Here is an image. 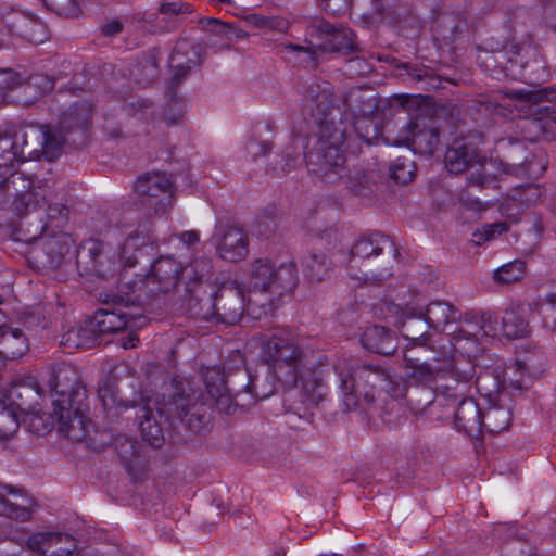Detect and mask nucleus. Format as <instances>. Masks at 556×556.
<instances>
[{
	"mask_svg": "<svg viewBox=\"0 0 556 556\" xmlns=\"http://www.w3.org/2000/svg\"><path fill=\"white\" fill-rule=\"evenodd\" d=\"M186 292L185 304L191 317L202 320L214 319L213 292H207L204 286L186 287Z\"/></svg>",
	"mask_w": 556,
	"mask_h": 556,
	"instance_id": "33",
	"label": "nucleus"
},
{
	"mask_svg": "<svg viewBox=\"0 0 556 556\" xmlns=\"http://www.w3.org/2000/svg\"><path fill=\"white\" fill-rule=\"evenodd\" d=\"M454 422L459 432L477 437L483 432V409L473 397H463L457 405Z\"/></svg>",
	"mask_w": 556,
	"mask_h": 556,
	"instance_id": "29",
	"label": "nucleus"
},
{
	"mask_svg": "<svg viewBox=\"0 0 556 556\" xmlns=\"http://www.w3.org/2000/svg\"><path fill=\"white\" fill-rule=\"evenodd\" d=\"M217 253L228 262L243 260L249 252V240L244 229L237 225L219 227L217 233Z\"/></svg>",
	"mask_w": 556,
	"mask_h": 556,
	"instance_id": "27",
	"label": "nucleus"
},
{
	"mask_svg": "<svg viewBox=\"0 0 556 556\" xmlns=\"http://www.w3.org/2000/svg\"><path fill=\"white\" fill-rule=\"evenodd\" d=\"M507 230L508 225L505 222L485 224L481 230H477L473 232V242L479 245L484 241L493 239L495 235H501L503 232H506Z\"/></svg>",
	"mask_w": 556,
	"mask_h": 556,
	"instance_id": "59",
	"label": "nucleus"
},
{
	"mask_svg": "<svg viewBox=\"0 0 556 556\" xmlns=\"http://www.w3.org/2000/svg\"><path fill=\"white\" fill-rule=\"evenodd\" d=\"M203 380L207 393L215 400L217 408L226 414L231 413V399L227 394L226 368L208 367L203 371Z\"/></svg>",
	"mask_w": 556,
	"mask_h": 556,
	"instance_id": "31",
	"label": "nucleus"
},
{
	"mask_svg": "<svg viewBox=\"0 0 556 556\" xmlns=\"http://www.w3.org/2000/svg\"><path fill=\"white\" fill-rule=\"evenodd\" d=\"M399 254L394 243L379 232L357 240L350 253V276L364 282H380L392 275L394 258Z\"/></svg>",
	"mask_w": 556,
	"mask_h": 556,
	"instance_id": "3",
	"label": "nucleus"
},
{
	"mask_svg": "<svg viewBox=\"0 0 556 556\" xmlns=\"http://www.w3.org/2000/svg\"><path fill=\"white\" fill-rule=\"evenodd\" d=\"M515 97L519 100L529 102L536 108V115H540L547 141L556 139V108L554 105H542L545 102H556V89L553 87L544 88H522L516 91Z\"/></svg>",
	"mask_w": 556,
	"mask_h": 556,
	"instance_id": "20",
	"label": "nucleus"
},
{
	"mask_svg": "<svg viewBox=\"0 0 556 556\" xmlns=\"http://www.w3.org/2000/svg\"><path fill=\"white\" fill-rule=\"evenodd\" d=\"M98 397L108 412L118 408L134 407L137 403V393L134 392L132 399L119 397V389L116 386V378L108 376L99 382Z\"/></svg>",
	"mask_w": 556,
	"mask_h": 556,
	"instance_id": "37",
	"label": "nucleus"
},
{
	"mask_svg": "<svg viewBox=\"0 0 556 556\" xmlns=\"http://www.w3.org/2000/svg\"><path fill=\"white\" fill-rule=\"evenodd\" d=\"M483 141V135L476 132L468 138H459L447 148L444 154L445 167L453 174H462L477 167L468 176L471 185L484 187L492 184L496 174L492 172L495 160L481 155L477 144Z\"/></svg>",
	"mask_w": 556,
	"mask_h": 556,
	"instance_id": "8",
	"label": "nucleus"
},
{
	"mask_svg": "<svg viewBox=\"0 0 556 556\" xmlns=\"http://www.w3.org/2000/svg\"><path fill=\"white\" fill-rule=\"evenodd\" d=\"M42 3L58 15L75 17L79 14L77 0H41Z\"/></svg>",
	"mask_w": 556,
	"mask_h": 556,
	"instance_id": "58",
	"label": "nucleus"
},
{
	"mask_svg": "<svg viewBox=\"0 0 556 556\" xmlns=\"http://www.w3.org/2000/svg\"><path fill=\"white\" fill-rule=\"evenodd\" d=\"M306 141L304 159L308 172L326 182H336L345 173V155L341 149L345 138L343 122L321 124Z\"/></svg>",
	"mask_w": 556,
	"mask_h": 556,
	"instance_id": "2",
	"label": "nucleus"
},
{
	"mask_svg": "<svg viewBox=\"0 0 556 556\" xmlns=\"http://www.w3.org/2000/svg\"><path fill=\"white\" fill-rule=\"evenodd\" d=\"M195 403L194 394L187 393L181 384H176L175 391L169 395L167 402L157 408V415L160 417L166 416L167 419L177 418L184 420Z\"/></svg>",
	"mask_w": 556,
	"mask_h": 556,
	"instance_id": "35",
	"label": "nucleus"
},
{
	"mask_svg": "<svg viewBox=\"0 0 556 556\" xmlns=\"http://www.w3.org/2000/svg\"><path fill=\"white\" fill-rule=\"evenodd\" d=\"M415 163L404 156L397 157L390 166V177L397 184L405 185L415 177Z\"/></svg>",
	"mask_w": 556,
	"mask_h": 556,
	"instance_id": "55",
	"label": "nucleus"
},
{
	"mask_svg": "<svg viewBox=\"0 0 556 556\" xmlns=\"http://www.w3.org/2000/svg\"><path fill=\"white\" fill-rule=\"evenodd\" d=\"M329 83L312 81L305 92L304 110L314 118L317 126L329 124L330 122L342 123V111L339 106L332 104L330 98Z\"/></svg>",
	"mask_w": 556,
	"mask_h": 556,
	"instance_id": "15",
	"label": "nucleus"
},
{
	"mask_svg": "<svg viewBox=\"0 0 556 556\" xmlns=\"http://www.w3.org/2000/svg\"><path fill=\"white\" fill-rule=\"evenodd\" d=\"M54 88V80L46 75H35L24 86L25 93H30L35 90V96L28 98L27 101H35L38 97H41L50 92Z\"/></svg>",
	"mask_w": 556,
	"mask_h": 556,
	"instance_id": "56",
	"label": "nucleus"
},
{
	"mask_svg": "<svg viewBox=\"0 0 556 556\" xmlns=\"http://www.w3.org/2000/svg\"><path fill=\"white\" fill-rule=\"evenodd\" d=\"M163 52L160 47L148 49L141 59V87H150L156 83L161 75V61Z\"/></svg>",
	"mask_w": 556,
	"mask_h": 556,
	"instance_id": "44",
	"label": "nucleus"
},
{
	"mask_svg": "<svg viewBox=\"0 0 556 556\" xmlns=\"http://www.w3.org/2000/svg\"><path fill=\"white\" fill-rule=\"evenodd\" d=\"M20 405L11 400H0V433L8 435L18 428Z\"/></svg>",
	"mask_w": 556,
	"mask_h": 556,
	"instance_id": "51",
	"label": "nucleus"
},
{
	"mask_svg": "<svg viewBox=\"0 0 556 556\" xmlns=\"http://www.w3.org/2000/svg\"><path fill=\"white\" fill-rule=\"evenodd\" d=\"M76 375L71 367L62 366L49 381L50 388L59 397L53 400L52 418L59 424V430L67 438L80 441L88 432L89 420L80 406L73 407L70 392L74 390Z\"/></svg>",
	"mask_w": 556,
	"mask_h": 556,
	"instance_id": "6",
	"label": "nucleus"
},
{
	"mask_svg": "<svg viewBox=\"0 0 556 556\" xmlns=\"http://www.w3.org/2000/svg\"><path fill=\"white\" fill-rule=\"evenodd\" d=\"M352 8L366 21L375 22L384 16V0H353Z\"/></svg>",
	"mask_w": 556,
	"mask_h": 556,
	"instance_id": "54",
	"label": "nucleus"
},
{
	"mask_svg": "<svg viewBox=\"0 0 556 556\" xmlns=\"http://www.w3.org/2000/svg\"><path fill=\"white\" fill-rule=\"evenodd\" d=\"M503 55L498 54V49H489L479 47L477 53V63L482 71L488 73L492 78L502 80L503 70L498 67Z\"/></svg>",
	"mask_w": 556,
	"mask_h": 556,
	"instance_id": "48",
	"label": "nucleus"
},
{
	"mask_svg": "<svg viewBox=\"0 0 556 556\" xmlns=\"http://www.w3.org/2000/svg\"><path fill=\"white\" fill-rule=\"evenodd\" d=\"M440 142L439 129L433 117L419 114L410 117L401 134L393 140L395 146H406L415 153L432 155Z\"/></svg>",
	"mask_w": 556,
	"mask_h": 556,
	"instance_id": "11",
	"label": "nucleus"
},
{
	"mask_svg": "<svg viewBox=\"0 0 556 556\" xmlns=\"http://www.w3.org/2000/svg\"><path fill=\"white\" fill-rule=\"evenodd\" d=\"M261 359L273 368L275 377L286 388L298 386L301 370L311 361L308 353L293 339L277 334L262 344Z\"/></svg>",
	"mask_w": 556,
	"mask_h": 556,
	"instance_id": "7",
	"label": "nucleus"
},
{
	"mask_svg": "<svg viewBox=\"0 0 556 556\" xmlns=\"http://www.w3.org/2000/svg\"><path fill=\"white\" fill-rule=\"evenodd\" d=\"M201 24L205 30H210L229 41L241 39L247 36V33L242 29H238L230 24L222 23L217 18H205L201 21Z\"/></svg>",
	"mask_w": 556,
	"mask_h": 556,
	"instance_id": "53",
	"label": "nucleus"
},
{
	"mask_svg": "<svg viewBox=\"0 0 556 556\" xmlns=\"http://www.w3.org/2000/svg\"><path fill=\"white\" fill-rule=\"evenodd\" d=\"M526 273V264L522 261H514L498 267L493 273V279L502 286H509L520 281Z\"/></svg>",
	"mask_w": 556,
	"mask_h": 556,
	"instance_id": "50",
	"label": "nucleus"
},
{
	"mask_svg": "<svg viewBox=\"0 0 556 556\" xmlns=\"http://www.w3.org/2000/svg\"><path fill=\"white\" fill-rule=\"evenodd\" d=\"M503 334L509 339L522 338L529 332V323L525 308L517 306L507 308L502 317Z\"/></svg>",
	"mask_w": 556,
	"mask_h": 556,
	"instance_id": "39",
	"label": "nucleus"
},
{
	"mask_svg": "<svg viewBox=\"0 0 556 556\" xmlns=\"http://www.w3.org/2000/svg\"><path fill=\"white\" fill-rule=\"evenodd\" d=\"M251 382H249V396L251 400H264L274 394L277 378L273 368L262 361L252 370L250 368Z\"/></svg>",
	"mask_w": 556,
	"mask_h": 556,
	"instance_id": "34",
	"label": "nucleus"
},
{
	"mask_svg": "<svg viewBox=\"0 0 556 556\" xmlns=\"http://www.w3.org/2000/svg\"><path fill=\"white\" fill-rule=\"evenodd\" d=\"M311 36L320 41L318 47L324 52H339L348 55L362 51L355 33L351 28L336 26L326 21H320L313 28Z\"/></svg>",
	"mask_w": 556,
	"mask_h": 556,
	"instance_id": "16",
	"label": "nucleus"
},
{
	"mask_svg": "<svg viewBox=\"0 0 556 556\" xmlns=\"http://www.w3.org/2000/svg\"><path fill=\"white\" fill-rule=\"evenodd\" d=\"M437 394L433 386L410 384L406 401L410 409L419 414L434 402Z\"/></svg>",
	"mask_w": 556,
	"mask_h": 556,
	"instance_id": "47",
	"label": "nucleus"
},
{
	"mask_svg": "<svg viewBox=\"0 0 556 556\" xmlns=\"http://www.w3.org/2000/svg\"><path fill=\"white\" fill-rule=\"evenodd\" d=\"M517 127L520 129L521 138L523 141H547V132L545 131L540 115L532 118L521 119Z\"/></svg>",
	"mask_w": 556,
	"mask_h": 556,
	"instance_id": "52",
	"label": "nucleus"
},
{
	"mask_svg": "<svg viewBox=\"0 0 556 556\" xmlns=\"http://www.w3.org/2000/svg\"><path fill=\"white\" fill-rule=\"evenodd\" d=\"M466 22L457 13H442L433 24V30L445 42H453L464 31Z\"/></svg>",
	"mask_w": 556,
	"mask_h": 556,
	"instance_id": "41",
	"label": "nucleus"
},
{
	"mask_svg": "<svg viewBox=\"0 0 556 556\" xmlns=\"http://www.w3.org/2000/svg\"><path fill=\"white\" fill-rule=\"evenodd\" d=\"M91 115V104L81 101L61 115L56 127L29 124L23 126L13 136L0 131V176L12 175L15 166L26 161L24 147L28 146V140L36 141L41 148L40 150L31 149L28 156L38 159L43 154L49 161H53L61 154L65 143L75 147L83 143Z\"/></svg>",
	"mask_w": 556,
	"mask_h": 556,
	"instance_id": "1",
	"label": "nucleus"
},
{
	"mask_svg": "<svg viewBox=\"0 0 556 556\" xmlns=\"http://www.w3.org/2000/svg\"><path fill=\"white\" fill-rule=\"evenodd\" d=\"M148 402L150 400L148 399ZM141 415V442L151 446L152 448H160L165 443V434L161 424V419L157 415V410L153 412L149 403H144Z\"/></svg>",
	"mask_w": 556,
	"mask_h": 556,
	"instance_id": "36",
	"label": "nucleus"
},
{
	"mask_svg": "<svg viewBox=\"0 0 556 556\" xmlns=\"http://www.w3.org/2000/svg\"><path fill=\"white\" fill-rule=\"evenodd\" d=\"M50 195V190L47 186L31 187L26 192L22 193L15 202V208L20 213L36 212L45 207L47 198Z\"/></svg>",
	"mask_w": 556,
	"mask_h": 556,
	"instance_id": "46",
	"label": "nucleus"
},
{
	"mask_svg": "<svg viewBox=\"0 0 556 556\" xmlns=\"http://www.w3.org/2000/svg\"><path fill=\"white\" fill-rule=\"evenodd\" d=\"M498 147L502 151V157L494 160L496 161L495 164L498 162L502 166L504 174L519 176L529 170L531 153L521 141L501 140Z\"/></svg>",
	"mask_w": 556,
	"mask_h": 556,
	"instance_id": "28",
	"label": "nucleus"
},
{
	"mask_svg": "<svg viewBox=\"0 0 556 556\" xmlns=\"http://www.w3.org/2000/svg\"><path fill=\"white\" fill-rule=\"evenodd\" d=\"M299 282L296 264L293 261L276 265L268 258H258L251 264V295H265L261 307H273L283 295L291 293Z\"/></svg>",
	"mask_w": 556,
	"mask_h": 556,
	"instance_id": "5",
	"label": "nucleus"
},
{
	"mask_svg": "<svg viewBox=\"0 0 556 556\" xmlns=\"http://www.w3.org/2000/svg\"><path fill=\"white\" fill-rule=\"evenodd\" d=\"M148 232L147 239L141 240V256L149 258L150 267L141 282L144 287L153 285L148 292L156 295L169 291L177 285L181 276V265L170 256H161L152 261L157 250V242L150 229Z\"/></svg>",
	"mask_w": 556,
	"mask_h": 556,
	"instance_id": "10",
	"label": "nucleus"
},
{
	"mask_svg": "<svg viewBox=\"0 0 556 556\" xmlns=\"http://www.w3.org/2000/svg\"><path fill=\"white\" fill-rule=\"evenodd\" d=\"M475 375V366L469 362L456 363L450 370L443 369L435 387L438 395L453 402L467 397Z\"/></svg>",
	"mask_w": 556,
	"mask_h": 556,
	"instance_id": "17",
	"label": "nucleus"
},
{
	"mask_svg": "<svg viewBox=\"0 0 556 556\" xmlns=\"http://www.w3.org/2000/svg\"><path fill=\"white\" fill-rule=\"evenodd\" d=\"M202 63L199 51L188 41L179 40L169 58L172 77L166 89L177 90L194 67Z\"/></svg>",
	"mask_w": 556,
	"mask_h": 556,
	"instance_id": "21",
	"label": "nucleus"
},
{
	"mask_svg": "<svg viewBox=\"0 0 556 556\" xmlns=\"http://www.w3.org/2000/svg\"><path fill=\"white\" fill-rule=\"evenodd\" d=\"M303 273L312 282L324 280L330 270V262L323 252L312 251L302 260Z\"/></svg>",
	"mask_w": 556,
	"mask_h": 556,
	"instance_id": "45",
	"label": "nucleus"
},
{
	"mask_svg": "<svg viewBox=\"0 0 556 556\" xmlns=\"http://www.w3.org/2000/svg\"><path fill=\"white\" fill-rule=\"evenodd\" d=\"M61 345L70 349L91 348L97 344L96 334L91 328L89 319L83 324H77L65 331L61 337Z\"/></svg>",
	"mask_w": 556,
	"mask_h": 556,
	"instance_id": "40",
	"label": "nucleus"
},
{
	"mask_svg": "<svg viewBox=\"0 0 556 556\" xmlns=\"http://www.w3.org/2000/svg\"><path fill=\"white\" fill-rule=\"evenodd\" d=\"M410 383L402 378L392 377L386 370V381L381 387V392H386L393 399H407Z\"/></svg>",
	"mask_w": 556,
	"mask_h": 556,
	"instance_id": "57",
	"label": "nucleus"
},
{
	"mask_svg": "<svg viewBox=\"0 0 556 556\" xmlns=\"http://www.w3.org/2000/svg\"><path fill=\"white\" fill-rule=\"evenodd\" d=\"M281 49L283 52L296 53L299 55H303V58L300 60V62L302 64H304L305 66L315 67L317 64L316 52L312 46L304 47V46L294 45V43H287V45H282Z\"/></svg>",
	"mask_w": 556,
	"mask_h": 556,
	"instance_id": "60",
	"label": "nucleus"
},
{
	"mask_svg": "<svg viewBox=\"0 0 556 556\" xmlns=\"http://www.w3.org/2000/svg\"><path fill=\"white\" fill-rule=\"evenodd\" d=\"M214 319L227 325L238 324L244 312L245 300L242 290L235 283H224L213 293Z\"/></svg>",
	"mask_w": 556,
	"mask_h": 556,
	"instance_id": "18",
	"label": "nucleus"
},
{
	"mask_svg": "<svg viewBox=\"0 0 556 556\" xmlns=\"http://www.w3.org/2000/svg\"><path fill=\"white\" fill-rule=\"evenodd\" d=\"M91 328L96 334L98 343L102 334L119 332L127 330V336L119 339V344L125 350L136 348L139 337L137 333V318L132 315L118 309L108 311L99 309L89 319Z\"/></svg>",
	"mask_w": 556,
	"mask_h": 556,
	"instance_id": "13",
	"label": "nucleus"
},
{
	"mask_svg": "<svg viewBox=\"0 0 556 556\" xmlns=\"http://www.w3.org/2000/svg\"><path fill=\"white\" fill-rule=\"evenodd\" d=\"M498 54L503 55L498 64V67L503 70V79L508 78L517 80L526 78L525 66L518 45L506 43L498 49Z\"/></svg>",
	"mask_w": 556,
	"mask_h": 556,
	"instance_id": "38",
	"label": "nucleus"
},
{
	"mask_svg": "<svg viewBox=\"0 0 556 556\" xmlns=\"http://www.w3.org/2000/svg\"><path fill=\"white\" fill-rule=\"evenodd\" d=\"M165 98L166 104L162 112L157 114L159 117H156L154 111L150 110L152 108L151 101L141 99V117L146 119L151 117L154 128L156 126L160 128L162 124H165L166 127H172L180 124L184 118L186 102L185 99L178 94V91L165 89Z\"/></svg>",
	"mask_w": 556,
	"mask_h": 556,
	"instance_id": "25",
	"label": "nucleus"
},
{
	"mask_svg": "<svg viewBox=\"0 0 556 556\" xmlns=\"http://www.w3.org/2000/svg\"><path fill=\"white\" fill-rule=\"evenodd\" d=\"M401 336L407 341L404 349L424 351L426 354H434L433 359L439 361L452 352V344H438L434 333L424 315V307L406 305L403 309V320L400 326Z\"/></svg>",
	"mask_w": 556,
	"mask_h": 556,
	"instance_id": "9",
	"label": "nucleus"
},
{
	"mask_svg": "<svg viewBox=\"0 0 556 556\" xmlns=\"http://www.w3.org/2000/svg\"><path fill=\"white\" fill-rule=\"evenodd\" d=\"M399 68H403L413 81L420 84V89L429 90L439 87L440 79L430 68L424 65L403 63Z\"/></svg>",
	"mask_w": 556,
	"mask_h": 556,
	"instance_id": "49",
	"label": "nucleus"
},
{
	"mask_svg": "<svg viewBox=\"0 0 556 556\" xmlns=\"http://www.w3.org/2000/svg\"><path fill=\"white\" fill-rule=\"evenodd\" d=\"M213 264L208 257L193 260L186 267L181 266V277L187 280L186 287L204 286L212 277Z\"/></svg>",
	"mask_w": 556,
	"mask_h": 556,
	"instance_id": "43",
	"label": "nucleus"
},
{
	"mask_svg": "<svg viewBox=\"0 0 556 556\" xmlns=\"http://www.w3.org/2000/svg\"><path fill=\"white\" fill-rule=\"evenodd\" d=\"M281 162L282 164L280 172L282 174L290 173L292 169H294L300 164V152L298 147L294 144L286 147L282 153Z\"/></svg>",
	"mask_w": 556,
	"mask_h": 556,
	"instance_id": "62",
	"label": "nucleus"
},
{
	"mask_svg": "<svg viewBox=\"0 0 556 556\" xmlns=\"http://www.w3.org/2000/svg\"><path fill=\"white\" fill-rule=\"evenodd\" d=\"M35 500L23 489L0 483V516L26 522L33 516Z\"/></svg>",
	"mask_w": 556,
	"mask_h": 556,
	"instance_id": "22",
	"label": "nucleus"
},
{
	"mask_svg": "<svg viewBox=\"0 0 556 556\" xmlns=\"http://www.w3.org/2000/svg\"><path fill=\"white\" fill-rule=\"evenodd\" d=\"M301 386V396L303 402L317 405L325 400L327 391L331 384L339 387V375L337 372V362L329 366L327 364H309L299 375L298 384Z\"/></svg>",
	"mask_w": 556,
	"mask_h": 556,
	"instance_id": "12",
	"label": "nucleus"
},
{
	"mask_svg": "<svg viewBox=\"0 0 556 556\" xmlns=\"http://www.w3.org/2000/svg\"><path fill=\"white\" fill-rule=\"evenodd\" d=\"M424 315L434 336H440L450 325L459 321L462 318L460 311L444 300L431 301L424 307Z\"/></svg>",
	"mask_w": 556,
	"mask_h": 556,
	"instance_id": "30",
	"label": "nucleus"
},
{
	"mask_svg": "<svg viewBox=\"0 0 556 556\" xmlns=\"http://www.w3.org/2000/svg\"><path fill=\"white\" fill-rule=\"evenodd\" d=\"M173 197V181L163 172L141 176V211L150 218L163 215Z\"/></svg>",
	"mask_w": 556,
	"mask_h": 556,
	"instance_id": "14",
	"label": "nucleus"
},
{
	"mask_svg": "<svg viewBox=\"0 0 556 556\" xmlns=\"http://www.w3.org/2000/svg\"><path fill=\"white\" fill-rule=\"evenodd\" d=\"M137 239L129 237L122 250V258L125 262V268L118 282V299L126 306H136L139 303V283L137 274L129 275L128 269H132L137 262Z\"/></svg>",
	"mask_w": 556,
	"mask_h": 556,
	"instance_id": "23",
	"label": "nucleus"
},
{
	"mask_svg": "<svg viewBox=\"0 0 556 556\" xmlns=\"http://www.w3.org/2000/svg\"><path fill=\"white\" fill-rule=\"evenodd\" d=\"M27 546L43 556H73L77 544L73 535L60 531H47L29 536Z\"/></svg>",
	"mask_w": 556,
	"mask_h": 556,
	"instance_id": "24",
	"label": "nucleus"
},
{
	"mask_svg": "<svg viewBox=\"0 0 556 556\" xmlns=\"http://www.w3.org/2000/svg\"><path fill=\"white\" fill-rule=\"evenodd\" d=\"M511 421V410L501 403L490 405L483 409V430L490 433H500L507 430Z\"/></svg>",
	"mask_w": 556,
	"mask_h": 556,
	"instance_id": "42",
	"label": "nucleus"
},
{
	"mask_svg": "<svg viewBox=\"0 0 556 556\" xmlns=\"http://www.w3.org/2000/svg\"><path fill=\"white\" fill-rule=\"evenodd\" d=\"M498 317L492 312H484L481 315L480 329L485 336L495 337L498 331Z\"/></svg>",
	"mask_w": 556,
	"mask_h": 556,
	"instance_id": "63",
	"label": "nucleus"
},
{
	"mask_svg": "<svg viewBox=\"0 0 556 556\" xmlns=\"http://www.w3.org/2000/svg\"><path fill=\"white\" fill-rule=\"evenodd\" d=\"M359 340L364 349L377 354L391 355L397 349V339L394 332L383 326L367 327Z\"/></svg>",
	"mask_w": 556,
	"mask_h": 556,
	"instance_id": "32",
	"label": "nucleus"
},
{
	"mask_svg": "<svg viewBox=\"0 0 556 556\" xmlns=\"http://www.w3.org/2000/svg\"><path fill=\"white\" fill-rule=\"evenodd\" d=\"M163 15H180L190 13V5L181 1L162 3L159 9Z\"/></svg>",
	"mask_w": 556,
	"mask_h": 556,
	"instance_id": "64",
	"label": "nucleus"
},
{
	"mask_svg": "<svg viewBox=\"0 0 556 556\" xmlns=\"http://www.w3.org/2000/svg\"><path fill=\"white\" fill-rule=\"evenodd\" d=\"M337 372L342 400L349 410L356 408L362 402L374 403L386 381V368L355 358H338Z\"/></svg>",
	"mask_w": 556,
	"mask_h": 556,
	"instance_id": "4",
	"label": "nucleus"
},
{
	"mask_svg": "<svg viewBox=\"0 0 556 556\" xmlns=\"http://www.w3.org/2000/svg\"><path fill=\"white\" fill-rule=\"evenodd\" d=\"M227 376V394L231 399V412L239 405L238 397L249 395V382H251L250 368L245 366V359L239 351L232 352L225 362Z\"/></svg>",
	"mask_w": 556,
	"mask_h": 556,
	"instance_id": "26",
	"label": "nucleus"
},
{
	"mask_svg": "<svg viewBox=\"0 0 556 556\" xmlns=\"http://www.w3.org/2000/svg\"><path fill=\"white\" fill-rule=\"evenodd\" d=\"M203 405L195 403L192 409L189 410V415L181 420L191 431L200 432L205 428L206 416L202 413Z\"/></svg>",
	"mask_w": 556,
	"mask_h": 556,
	"instance_id": "61",
	"label": "nucleus"
},
{
	"mask_svg": "<svg viewBox=\"0 0 556 556\" xmlns=\"http://www.w3.org/2000/svg\"><path fill=\"white\" fill-rule=\"evenodd\" d=\"M434 354H426L424 351L403 349V358L406 364V376L410 384H422L437 387L443 368L433 366L429 361L441 362L432 358Z\"/></svg>",
	"mask_w": 556,
	"mask_h": 556,
	"instance_id": "19",
	"label": "nucleus"
}]
</instances>
